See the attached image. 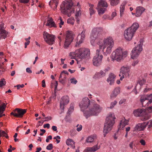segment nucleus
Returning <instances> with one entry per match:
<instances>
[{
  "instance_id": "obj_1",
  "label": "nucleus",
  "mask_w": 152,
  "mask_h": 152,
  "mask_svg": "<svg viewBox=\"0 0 152 152\" xmlns=\"http://www.w3.org/2000/svg\"><path fill=\"white\" fill-rule=\"evenodd\" d=\"M79 106L86 118L91 116L97 115L102 109L99 105L91 102L88 97L83 98Z\"/></svg>"
},
{
  "instance_id": "obj_2",
  "label": "nucleus",
  "mask_w": 152,
  "mask_h": 152,
  "mask_svg": "<svg viewBox=\"0 0 152 152\" xmlns=\"http://www.w3.org/2000/svg\"><path fill=\"white\" fill-rule=\"evenodd\" d=\"M100 49H102L103 54L107 56L110 54L114 46L113 39L111 37L104 38L103 42L99 41L97 43Z\"/></svg>"
},
{
  "instance_id": "obj_3",
  "label": "nucleus",
  "mask_w": 152,
  "mask_h": 152,
  "mask_svg": "<svg viewBox=\"0 0 152 152\" xmlns=\"http://www.w3.org/2000/svg\"><path fill=\"white\" fill-rule=\"evenodd\" d=\"M115 119L113 113H110L107 117L104 124L103 129V135L105 137L107 134L111 131L114 124Z\"/></svg>"
},
{
  "instance_id": "obj_4",
  "label": "nucleus",
  "mask_w": 152,
  "mask_h": 152,
  "mask_svg": "<svg viewBox=\"0 0 152 152\" xmlns=\"http://www.w3.org/2000/svg\"><path fill=\"white\" fill-rule=\"evenodd\" d=\"M90 55V50L85 48H81L75 50V52H70V56H75L78 58L80 60L88 58Z\"/></svg>"
},
{
  "instance_id": "obj_5",
  "label": "nucleus",
  "mask_w": 152,
  "mask_h": 152,
  "mask_svg": "<svg viewBox=\"0 0 152 152\" xmlns=\"http://www.w3.org/2000/svg\"><path fill=\"white\" fill-rule=\"evenodd\" d=\"M139 27V24L137 23H134L131 27L126 29L124 33L126 39L128 41L131 40Z\"/></svg>"
},
{
  "instance_id": "obj_6",
  "label": "nucleus",
  "mask_w": 152,
  "mask_h": 152,
  "mask_svg": "<svg viewBox=\"0 0 152 152\" xmlns=\"http://www.w3.org/2000/svg\"><path fill=\"white\" fill-rule=\"evenodd\" d=\"M127 53V51L123 52L121 48H118L112 53L111 56V60L120 62L123 59L124 57L126 56Z\"/></svg>"
},
{
  "instance_id": "obj_7",
  "label": "nucleus",
  "mask_w": 152,
  "mask_h": 152,
  "mask_svg": "<svg viewBox=\"0 0 152 152\" xmlns=\"http://www.w3.org/2000/svg\"><path fill=\"white\" fill-rule=\"evenodd\" d=\"M105 32L102 27H96L93 28L90 35L91 43L92 45L95 40L97 38L105 34Z\"/></svg>"
},
{
  "instance_id": "obj_8",
  "label": "nucleus",
  "mask_w": 152,
  "mask_h": 152,
  "mask_svg": "<svg viewBox=\"0 0 152 152\" xmlns=\"http://www.w3.org/2000/svg\"><path fill=\"white\" fill-rule=\"evenodd\" d=\"M73 5L72 0H65L62 2L60 5L61 12L65 14L68 13L70 12Z\"/></svg>"
},
{
  "instance_id": "obj_9",
  "label": "nucleus",
  "mask_w": 152,
  "mask_h": 152,
  "mask_svg": "<svg viewBox=\"0 0 152 152\" xmlns=\"http://www.w3.org/2000/svg\"><path fill=\"white\" fill-rule=\"evenodd\" d=\"M131 66L128 65L123 66L121 67L119 76L120 77V80H122L124 78H129L131 75Z\"/></svg>"
},
{
  "instance_id": "obj_10",
  "label": "nucleus",
  "mask_w": 152,
  "mask_h": 152,
  "mask_svg": "<svg viewBox=\"0 0 152 152\" xmlns=\"http://www.w3.org/2000/svg\"><path fill=\"white\" fill-rule=\"evenodd\" d=\"M140 43L137 47L134 48L132 51L131 56L132 58L134 59L137 58L141 52L142 50V45L141 40L140 41Z\"/></svg>"
},
{
  "instance_id": "obj_11",
  "label": "nucleus",
  "mask_w": 152,
  "mask_h": 152,
  "mask_svg": "<svg viewBox=\"0 0 152 152\" xmlns=\"http://www.w3.org/2000/svg\"><path fill=\"white\" fill-rule=\"evenodd\" d=\"M26 109H22L16 108L13 110V112L11 113L10 114L16 117L21 118L26 113Z\"/></svg>"
},
{
  "instance_id": "obj_12",
  "label": "nucleus",
  "mask_w": 152,
  "mask_h": 152,
  "mask_svg": "<svg viewBox=\"0 0 152 152\" xmlns=\"http://www.w3.org/2000/svg\"><path fill=\"white\" fill-rule=\"evenodd\" d=\"M43 37L45 40L49 45H52L53 44L54 38L53 35L44 31L43 34Z\"/></svg>"
},
{
  "instance_id": "obj_13",
  "label": "nucleus",
  "mask_w": 152,
  "mask_h": 152,
  "mask_svg": "<svg viewBox=\"0 0 152 152\" xmlns=\"http://www.w3.org/2000/svg\"><path fill=\"white\" fill-rule=\"evenodd\" d=\"M73 37L72 34L68 32L66 34L65 41L64 42V47L65 49H67L72 42Z\"/></svg>"
},
{
  "instance_id": "obj_14",
  "label": "nucleus",
  "mask_w": 152,
  "mask_h": 152,
  "mask_svg": "<svg viewBox=\"0 0 152 152\" xmlns=\"http://www.w3.org/2000/svg\"><path fill=\"white\" fill-rule=\"evenodd\" d=\"M102 55L94 56L92 60L93 64L96 66H100L102 64Z\"/></svg>"
},
{
  "instance_id": "obj_15",
  "label": "nucleus",
  "mask_w": 152,
  "mask_h": 152,
  "mask_svg": "<svg viewBox=\"0 0 152 152\" xmlns=\"http://www.w3.org/2000/svg\"><path fill=\"white\" fill-rule=\"evenodd\" d=\"M149 122H144L142 123H139L137 124L134 128V130L140 131L143 130L148 124Z\"/></svg>"
},
{
  "instance_id": "obj_16",
  "label": "nucleus",
  "mask_w": 152,
  "mask_h": 152,
  "mask_svg": "<svg viewBox=\"0 0 152 152\" xmlns=\"http://www.w3.org/2000/svg\"><path fill=\"white\" fill-rule=\"evenodd\" d=\"M85 32L86 31L84 30L81 32L80 34L78 35L77 38L78 39L80 37V39L78 42H77V44L75 45L76 47L78 46L80 44L83 42L85 37Z\"/></svg>"
},
{
  "instance_id": "obj_17",
  "label": "nucleus",
  "mask_w": 152,
  "mask_h": 152,
  "mask_svg": "<svg viewBox=\"0 0 152 152\" xmlns=\"http://www.w3.org/2000/svg\"><path fill=\"white\" fill-rule=\"evenodd\" d=\"M100 148V146L98 144L92 147H87L85 149L83 152H95Z\"/></svg>"
},
{
  "instance_id": "obj_18",
  "label": "nucleus",
  "mask_w": 152,
  "mask_h": 152,
  "mask_svg": "<svg viewBox=\"0 0 152 152\" xmlns=\"http://www.w3.org/2000/svg\"><path fill=\"white\" fill-rule=\"evenodd\" d=\"M120 93V88L119 87L115 88L111 94L110 97L111 99H113L115 98Z\"/></svg>"
},
{
  "instance_id": "obj_19",
  "label": "nucleus",
  "mask_w": 152,
  "mask_h": 152,
  "mask_svg": "<svg viewBox=\"0 0 152 152\" xmlns=\"http://www.w3.org/2000/svg\"><path fill=\"white\" fill-rule=\"evenodd\" d=\"M129 122V120L126 119L124 117L122 119L120 122L119 125L118 129L120 130L124 128L126 125H127L128 124Z\"/></svg>"
},
{
  "instance_id": "obj_20",
  "label": "nucleus",
  "mask_w": 152,
  "mask_h": 152,
  "mask_svg": "<svg viewBox=\"0 0 152 152\" xmlns=\"http://www.w3.org/2000/svg\"><path fill=\"white\" fill-rule=\"evenodd\" d=\"M145 9L142 6H139L136 8V12L135 15L136 17L140 16L142 13L145 11Z\"/></svg>"
},
{
  "instance_id": "obj_21",
  "label": "nucleus",
  "mask_w": 152,
  "mask_h": 152,
  "mask_svg": "<svg viewBox=\"0 0 152 152\" xmlns=\"http://www.w3.org/2000/svg\"><path fill=\"white\" fill-rule=\"evenodd\" d=\"M46 26L50 28H56L57 26L52 18H49L47 21Z\"/></svg>"
},
{
  "instance_id": "obj_22",
  "label": "nucleus",
  "mask_w": 152,
  "mask_h": 152,
  "mask_svg": "<svg viewBox=\"0 0 152 152\" xmlns=\"http://www.w3.org/2000/svg\"><path fill=\"white\" fill-rule=\"evenodd\" d=\"M144 110L142 115L140 118V119L141 121H145L149 119L151 117V115L149 113H147L145 112Z\"/></svg>"
},
{
  "instance_id": "obj_23",
  "label": "nucleus",
  "mask_w": 152,
  "mask_h": 152,
  "mask_svg": "<svg viewBox=\"0 0 152 152\" xmlns=\"http://www.w3.org/2000/svg\"><path fill=\"white\" fill-rule=\"evenodd\" d=\"M115 76L113 73H111L109 75V77L107 80V81L110 85L113 84L114 82Z\"/></svg>"
},
{
  "instance_id": "obj_24",
  "label": "nucleus",
  "mask_w": 152,
  "mask_h": 152,
  "mask_svg": "<svg viewBox=\"0 0 152 152\" xmlns=\"http://www.w3.org/2000/svg\"><path fill=\"white\" fill-rule=\"evenodd\" d=\"M144 110L143 109H137L133 112V114L136 117L141 116L144 112Z\"/></svg>"
},
{
  "instance_id": "obj_25",
  "label": "nucleus",
  "mask_w": 152,
  "mask_h": 152,
  "mask_svg": "<svg viewBox=\"0 0 152 152\" xmlns=\"http://www.w3.org/2000/svg\"><path fill=\"white\" fill-rule=\"evenodd\" d=\"M148 100V99L147 95L146 96H142L141 97L140 99V101L142 103V104L143 106H148L147 105V103L148 102H145L146 101H147Z\"/></svg>"
},
{
  "instance_id": "obj_26",
  "label": "nucleus",
  "mask_w": 152,
  "mask_h": 152,
  "mask_svg": "<svg viewBox=\"0 0 152 152\" xmlns=\"http://www.w3.org/2000/svg\"><path fill=\"white\" fill-rule=\"evenodd\" d=\"M126 4V1L124 2L120 6V16L121 17H122L123 16L124 12V11L125 7Z\"/></svg>"
},
{
  "instance_id": "obj_27",
  "label": "nucleus",
  "mask_w": 152,
  "mask_h": 152,
  "mask_svg": "<svg viewBox=\"0 0 152 152\" xmlns=\"http://www.w3.org/2000/svg\"><path fill=\"white\" fill-rule=\"evenodd\" d=\"M9 33L5 30H1L0 31V36L1 38L5 39Z\"/></svg>"
},
{
  "instance_id": "obj_28",
  "label": "nucleus",
  "mask_w": 152,
  "mask_h": 152,
  "mask_svg": "<svg viewBox=\"0 0 152 152\" xmlns=\"http://www.w3.org/2000/svg\"><path fill=\"white\" fill-rule=\"evenodd\" d=\"M106 74L105 72L102 70H100L99 72H96L95 75V76L98 78H100L104 77L106 75Z\"/></svg>"
},
{
  "instance_id": "obj_29",
  "label": "nucleus",
  "mask_w": 152,
  "mask_h": 152,
  "mask_svg": "<svg viewBox=\"0 0 152 152\" xmlns=\"http://www.w3.org/2000/svg\"><path fill=\"white\" fill-rule=\"evenodd\" d=\"M97 138L96 135H93L88 137L86 139V142L88 143H91L93 142Z\"/></svg>"
},
{
  "instance_id": "obj_30",
  "label": "nucleus",
  "mask_w": 152,
  "mask_h": 152,
  "mask_svg": "<svg viewBox=\"0 0 152 152\" xmlns=\"http://www.w3.org/2000/svg\"><path fill=\"white\" fill-rule=\"evenodd\" d=\"M66 144L68 146H70L73 149L75 148V142L71 139H69L66 141Z\"/></svg>"
},
{
  "instance_id": "obj_31",
  "label": "nucleus",
  "mask_w": 152,
  "mask_h": 152,
  "mask_svg": "<svg viewBox=\"0 0 152 152\" xmlns=\"http://www.w3.org/2000/svg\"><path fill=\"white\" fill-rule=\"evenodd\" d=\"M108 5L107 2L105 1L101 0L99 2L98 4L97 7H107Z\"/></svg>"
},
{
  "instance_id": "obj_32",
  "label": "nucleus",
  "mask_w": 152,
  "mask_h": 152,
  "mask_svg": "<svg viewBox=\"0 0 152 152\" xmlns=\"http://www.w3.org/2000/svg\"><path fill=\"white\" fill-rule=\"evenodd\" d=\"M97 7L98 8H97V9L98 13L99 15L103 14L107 10L106 8L101 7Z\"/></svg>"
},
{
  "instance_id": "obj_33",
  "label": "nucleus",
  "mask_w": 152,
  "mask_h": 152,
  "mask_svg": "<svg viewBox=\"0 0 152 152\" xmlns=\"http://www.w3.org/2000/svg\"><path fill=\"white\" fill-rule=\"evenodd\" d=\"M61 102H64V104H66L69 102V97L67 96H63L61 98Z\"/></svg>"
},
{
  "instance_id": "obj_34",
  "label": "nucleus",
  "mask_w": 152,
  "mask_h": 152,
  "mask_svg": "<svg viewBox=\"0 0 152 152\" xmlns=\"http://www.w3.org/2000/svg\"><path fill=\"white\" fill-rule=\"evenodd\" d=\"M89 6L90 7L89 8L90 13L91 15L94 14L95 12V10L93 8L94 5L92 4H89Z\"/></svg>"
},
{
  "instance_id": "obj_35",
  "label": "nucleus",
  "mask_w": 152,
  "mask_h": 152,
  "mask_svg": "<svg viewBox=\"0 0 152 152\" xmlns=\"http://www.w3.org/2000/svg\"><path fill=\"white\" fill-rule=\"evenodd\" d=\"M75 19L73 18L70 17L67 20V23L68 24L72 25H74L75 22Z\"/></svg>"
},
{
  "instance_id": "obj_36",
  "label": "nucleus",
  "mask_w": 152,
  "mask_h": 152,
  "mask_svg": "<svg viewBox=\"0 0 152 152\" xmlns=\"http://www.w3.org/2000/svg\"><path fill=\"white\" fill-rule=\"evenodd\" d=\"M111 6H115L117 5L119 2L120 0H109Z\"/></svg>"
},
{
  "instance_id": "obj_37",
  "label": "nucleus",
  "mask_w": 152,
  "mask_h": 152,
  "mask_svg": "<svg viewBox=\"0 0 152 152\" xmlns=\"http://www.w3.org/2000/svg\"><path fill=\"white\" fill-rule=\"evenodd\" d=\"M4 137L6 138H8V136L6 132L0 129V137Z\"/></svg>"
},
{
  "instance_id": "obj_38",
  "label": "nucleus",
  "mask_w": 152,
  "mask_h": 152,
  "mask_svg": "<svg viewBox=\"0 0 152 152\" xmlns=\"http://www.w3.org/2000/svg\"><path fill=\"white\" fill-rule=\"evenodd\" d=\"M146 81V80L144 78H143L142 79H139L138 80L137 83L141 86L145 84Z\"/></svg>"
},
{
  "instance_id": "obj_39",
  "label": "nucleus",
  "mask_w": 152,
  "mask_h": 152,
  "mask_svg": "<svg viewBox=\"0 0 152 152\" xmlns=\"http://www.w3.org/2000/svg\"><path fill=\"white\" fill-rule=\"evenodd\" d=\"M147 96L148 99L149 101L147 102V105H148L149 104L152 103V94L150 95H147Z\"/></svg>"
},
{
  "instance_id": "obj_40",
  "label": "nucleus",
  "mask_w": 152,
  "mask_h": 152,
  "mask_svg": "<svg viewBox=\"0 0 152 152\" xmlns=\"http://www.w3.org/2000/svg\"><path fill=\"white\" fill-rule=\"evenodd\" d=\"M117 102L116 100H115L113 102H111L110 103V109H113L114 107L117 104Z\"/></svg>"
},
{
  "instance_id": "obj_41",
  "label": "nucleus",
  "mask_w": 152,
  "mask_h": 152,
  "mask_svg": "<svg viewBox=\"0 0 152 152\" xmlns=\"http://www.w3.org/2000/svg\"><path fill=\"white\" fill-rule=\"evenodd\" d=\"M64 102H61L60 103V108L61 110V113H62L64 111V105H65L64 104Z\"/></svg>"
},
{
  "instance_id": "obj_42",
  "label": "nucleus",
  "mask_w": 152,
  "mask_h": 152,
  "mask_svg": "<svg viewBox=\"0 0 152 152\" xmlns=\"http://www.w3.org/2000/svg\"><path fill=\"white\" fill-rule=\"evenodd\" d=\"M58 20L60 21L59 23V27L61 28L62 27L61 26L63 25L64 24V22L63 21L62 18L61 17H59V18Z\"/></svg>"
},
{
  "instance_id": "obj_43",
  "label": "nucleus",
  "mask_w": 152,
  "mask_h": 152,
  "mask_svg": "<svg viewBox=\"0 0 152 152\" xmlns=\"http://www.w3.org/2000/svg\"><path fill=\"white\" fill-rule=\"evenodd\" d=\"M70 81L71 83L75 84H76L77 83V81L75 78L74 77L70 79Z\"/></svg>"
},
{
  "instance_id": "obj_44",
  "label": "nucleus",
  "mask_w": 152,
  "mask_h": 152,
  "mask_svg": "<svg viewBox=\"0 0 152 152\" xmlns=\"http://www.w3.org/2000/svg\"><path fill=\"white\" fill-rule=\"evenodd\" d=\"M53 144L51 143L49 144L47 147L46 149L48 150H51L53 149Z\"/></svg>"
},
{
  "instance_id": "obj_45",
  "label": "nucleus",
  "mask_w": 152,
  "mask_h": 152,
  "mask_svg": "<svg viewBox=\"0 0 152 152\" xmlns=\"http://www.w3.org/2000/svg\"><path fill=\"white\" fill-rule=\"evenodd\" d=\"M76 127H77V130L78 132L80 131L82 129V126L81 125H79V124H77V125Z\"/></svg>"
},
{
  "instance_id": "obj_46",
  "label": "nucleus",
  "mask_w": 152,
  "mask_h": 152,
  "mask_svg": "<svg viewBox=\"0 0 152 152\" xmlns=\"http://www.w3.org/2000/svg\"><path fill=\"white\" fill-rule=\"evenodd\" d=\"M81 15L80 10L77 11L75 14V17H80Z\"/></svg>"
},
{
  "instance_id": "obj_47",
  "label": "nucleus",
  "mask_w": 152,
  "mask_h": 152,
  "mask_svg": "<svg viewBox=\"0 0 152 152\" xmlns=\"http://www.w3.org/2000/svg\"><path fill=\"white\" fill-rule=\"evenodd\" d=\"M19 1L21 3L27 4L28 3L29 0H19Z\"/></svg>"
},
{
  "instance_id": "obj_48",
  "label": "nucleus",
  "mask_w": 152,
  "mask_h": 152,
  "mask_svg": "<svg viewBox=\"0 0 152 152\" xmlns=\"http://www.w3.org/2000/svg\"><path fill=\"white\" fill-rule=\"evenodd\" d=\"M63 73L64 74L67 75H68L69 74V73L67 71L64 70V71H63L61 73L60 76V78L62 77V75Z\"/></svg>"
},
{
  "instance_id": "obj_49",
  "label": "nucleus",
  "mask_w": 152,
  "mask_h": 152,
  "mask_svg": "<svg viewBox=\"0 0 152 152\" xmlns=\"http://www.w3.org/2000/svg\"><path fill=\"white\" fill-rule=\"evenodd\" d=\"M138 62L139 61L138 60L134 61L133 62L132 65V66H134L138 63Z\"/></svg>"
},
{
  "instance_id": "obj_50",
  "label": "nucleus",
  "mask_w": 152,
  "mask_h": 152,
  "mask_svg": "<svg viewBox=\"0 0 152 152\" xmlns=\"http://www.w3.org/2000/svg\"><path fill=\"white\" fill-rule=\"evenodd\" d=\"M24 86V85L23 84H22L21 85H17L16 87H17V89H20V88H23Z\"/></svg>"
},
{
  "instance_id": "obj_51",
  "label": "nucleus",
  "mask_w": 152,
  "mask_h": 152,
  "mask_svg": "<svg viewBox=\"0 0 152 152\" xmlns=\"http://www.w3.org/2000/svg\"><path fill=\"white\" fill-rule=\"evenodd\" d=\"M4 24L3 22H1L0 23V28L1 30H4Z\"/></svg>"
},
{
  "instance_id": "obj_52",
  "label": "nucleus",
  "mask_w": 152,
  "mask_h": 152,
  "mask_svg": "<svg viewBox=\"0 0 152 152\" xmlns=\"http://www.w3.org/2000/svg\"><path fill=\"white\" fill-rule=\"evenodd\" d=\"M52 139V137L51 135H50L48 136L46 140V141L47 142H48L50 140H51Z\"/></svg>"
},
{
  "instance_id": "obj_53",
  "label": "nucleus",
  "mask_w": 152,
  "mask_h": 152,
  "mask_svg": "<svg viewBox=\"0 0 152 152\" xmlns=\"http://www.w3.org/2000/svg\"><path fill=\"white\" fill-rule=\"evenodd\" d=\"M140 142L143 145H145V141L143 140L142 139L140 140Z\"/></svg>"
},
{
  "instance_id": "obj_54",
  "label": "nucleus",
  "mask_w": 152,
  "mask_h": 152,
  "mask_svg": "<svg viewBox=\"0 0 152 152\" xmlns=\"http://www.w3.org/2000/svg\"><path fill=\"white\" fill-rule=\"evenodd\" d=\"M5 108L2 107L0 106V113H3L5 110Z\"/></svg>"
},
{
  "instance_id": "obj_55",
  "label": "nucleus",
  "mask_w": 152,
  "mask_h": 152,
  "mask_svg": "<svg viewBox=\"0 0 152 152\" xmlns=\"http://www.w3.org/2000/svg\"><path fill=\"white\" fill-rule=\"evenodd\" d=\"M26 72L28 73H31L32 72V71L30 68H27L26 69Z\"/></svg>"
},
{
  "instance_id": "obj_56",
  "label": "nucleus",
  "mask_w": 152,
  "mask_h": 152,
  "mask_svg": "<svg viewBox=\"0 0 152 152\" xmlns=\"http://www.w3.org/2000/svg\"><path fill=\"white\" fill-rule=\"evenodd\" d=\"M126 101V99H122L120 100L119 101V103L120 104H123V103H124V102H125Z\"/></svg>"
},
{
  "instance_id": "obj_57",
  "label": "nucleus",
  "mask_w": 152,
  "mask_h": 152,
  "mask_svg": "<svg viewBox=\"0 0 152 152\" xmlns=\"http://www.w3.org/2000/svg\"><path fill=\"white\" fill-rule=\"evenodd\" d=\"M43 126L44 128H47L49 129L50 128V125L49 124H44Z\"/></svg>"
},
{
  "instance_id": "obj_58",
  "label": "nucleus",
  "mask_w": 152,
  "mask_h": 152,
  "mask_svg": "<svg viewBox=\"0 0 152 152\" xmlns=\"http://www.w3.org/2000/svg\"><path fill=\"white\" fill-rule=\"evenodd\" d=\"M75 18L76 19V22L78 24L80 23V17H75Z\"/></svg>"
},
{
  "instance_id": "obj_59",
  "label": "nucleus",
  "mask_w": 152,
  "mask_h": 152,
  "mask_svg": "<svg viewBox=\"0 0 152 152\" xmlns=\"http://www.w3.org/2000/svg\"><path fill=\"white\" fill-rule=\"evenodd\" d=\"M52 130L54 131H57V132H58L57 131V127L56 126H53L52 127Z\"/></svg>"
},
{
  "instance_id": "obj_60",
  "label": "nucleus",
  "mask_w": 152,
  "mask_h": 152,
  "mask_svg": "<svg viewBox=\"0 0 152 152\" xmlns=\"http://www.w3.org/2000/svg\"><path fill=\"white\" fill-rule=\"evenodd\" d=\"M116 15V13L115 12H113L112 14V18L111 19H112Z\"/></svg>"
},
{
  "instance_id": "obj_61",
  "label": "nucleus",
  "mask_w": 152,
  "mask_h": 152,
  "mask_svg": "<svg viewBox=\"0 0 152 152\" xmlns=\"http://www.w3.org/2000/svg\"><path fill=\"white\" fill-rule=\"evenodd\" d=\"M147 109L150 112H152V106L148 107Z\"/></svg>"
},
{
  "instance_id": "obj_62",
  "label": "nucleus",
  "mask_w": 152,
  "mask_h": 152,
  "mask_svg": "<svg viewBox=\"0 0 152 152\" xmlns=\"http://www.w3.org/2000/svg\"><path fill=\"white\" fill-rule=\"evenodd\" d=\"M148 122H150V124L148 125V128H150L152 126V120L149 121Z\"/></svg>"
},
{
  "instance_id": "obj_63",
  "label": "nucleus",
  "mask_w": 152,
  "mask_h": 152,
  "mask_svg": "<svg viewBox=\"0 0 152 152\" xmlns=\"http://www.w3.org/2000/svg\"><path fill=\"white\" fill-rule=\"evenodd\" d=\"M46 86L45 81L43 80L42 81V86L43 87H45Z\"/></svg>"
},
{
  "instance_id": "obj_64",
  "label": "nucleus",
  "mask_w": 152,
  "mask_h": 152,
  "mask_svg": "<svg viewBox=\"0 0 152 152\" xmlns=\"http://www.w3.org/2000/svg\"><path fill=\"white\" fill-rule=\"evenodd\" d=\"M133 143H134V141H132V142H131L129 144V147L131 149L133 148Z\"/></svg>"
}]
</instances>
